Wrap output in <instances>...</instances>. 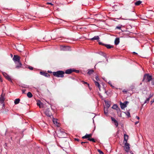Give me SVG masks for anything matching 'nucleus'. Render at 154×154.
<instances>
[{
	"instance_id": "52",
	"label": "nucleus",
	"mask_w": 154,
	"mask_h": 154,
	"mask_svg": "<svg viewBox=\"0 0 154 154\" xmlns=\"http://www.w3.org/2000/svg\"><path fill=\"white\" fill-rule=\"evenodd\" d=\"M130 153H131V154H134L133 153L132 151L130 152Z\"/></svg>"
},
{
	"instance_id": "15",
	"label": "nucleus",
	"mask_w": 154,
	"mask_h": 154,
	"mask_svg": "<svg viewBox=\"0 0 154 154\" xmlns=\"http://www.w3.org/2000/svg\"><path fill=\"white\" fill-rule=\"evenodd\" d=\"M57 121H58V120L57 119H53V122L54 123V124L56 125L57 126L59 127V125H58L59 124V123H58Z\"/></svg>"
},
{
	"instance_id": "9",
	"label": "nucleus",
	"mask_w": 154,
	"mask_h": 154,
	"mask_svg": "<svg viewBox=\"0 0 154 154\" xmlns=\"http://www.w3.org/2000/svg\"><path fill=\"white\" fill-rule=\"evenodd\" d=\"M2 74L3 76L5 77V78L8 80L9 81L12 82V81L10 78V77L9 76V75L6 73L5 72H3Z\"/></svg>"
},
{
	"instance_id": "49",
	"label": "nucleus",
	"mask_w": 154,
	"mask_h": 154,
	"mask_svg": "<svg viewBox=\"0 0 154 154\" xmlns=\"http://www.w3.org/2000/svg\"><path fill=\"white\" fill-rule=\"evenodd\" d=\"M83 145H83V146H85V147H86V145L85 144H83Z\"/></svg>"
},
{
	"instance_id": "37",
	"label": "nucleus",
	"mask_w": 154,
	"mask_h": 154,
	"mask_svg": "<svg viewBox=\"0 0 154 154\" xmlns=\"http://www.w3.org/2000/svg\"><path fill=\"white\" fill-rule=\"evenodd\" d=\"M29 69L30 70H32L33 69V68L32 67L29 66L28 67Z\"/></svg>"
},
{
	"instance_id": "36",
	"label": "nucleus",
	"mask_w": 154,
	"mask_h": 154,
	"mask_svg": "<svg viewBox=\"0 0 154 154\" xmlns=\"http://www.w3.org/2000/svg\"><path fill=\"white\" fill-rule=\"evenodd\" d=\"M95 79H96V80H97V81L99 80V77L98 75L96 76V77H95Z\"/></svg>"
},
{
	"instance_id": "14",
	"label": "nucleus",
	"mask_w": 154,
	"mask_h": 154,
	"mask_svg": "<svg viewBox=\"0 0 154 154\" xmlns=\"http://www.w3.org/2000/svg\"><path fill=\"white\" fill-rule=\"evenodd\" d=\"M73 69H67L65 73L66 74H69L73 72Z\"/></svg>"
},
{
	"instance_id": "31",
	"label": "nucleus",
	"mask_w": 154,
	"mask_h": 154,
	"mask_svg": "<svg viewBox=\"0 0 154 154\" xmlns=\"http://www.w3.org/2000/svg\"><path fill=\"white\" fill-rule=\"evenodd\" d=\"M150 99L149 98H147L146 99V100L145 101V102L144 103H147L149 102V100H150Z\"/></svg>"
},
{
	"instance_id": "2",
	"label": "nucleus",
	"mask_w": 154,
	"mask_h": 154,
	"mask_svg": "<svg viewBox=\"0 0 154 154\" xmlns=\"http://www.w3.org/2000/svg\"><path fill=\"white\" fill-rule=\"evenodd\" d=\"M20 57L18 56L17 55H14V57L13 58V60L15 61L18 62L19 63V65H17L16 66V68H19L21 67L22 66V64L20 62Z\"/></svg>"
},
{
	"instance_id": "25",
	"label": "nucleus",
	"mask_w": 154,
	"mask_h": 154,
	"mask_svg": "<svg viewBox=\"0 0 154 154\" xmlns=\"http://www.w3.org/2000/svg\"><path fill=\"white\" fill-rule=\"evenodd\" d=\"M112 108L114 109H116V110L118 108H119L118 106L116 104H114L112 106Z\"/></svg>"
},
{
	"instance_id": "34",
	"label": "nucleus",
	"mask_w": 154,
	"mask_h": 154,
	"mask_svg": "<svg viewBox=\"0 0 154 154\" xmlns=\"http://www.w3.org/2000/svg\"><path fill=\"white\" fill-rule=\"evenodd\" d=\"M88 142H82L81 143L82 145H84L83 144H85L86 143H88Z\"/></svg>"
},
{
	"instance_id": "21",
	"label": "nucleus",
	"mask_w": 154,
	"mask_h": 154,
	"mask_svg": "<svg viewBox=\"0 0 154 154\" xmlns=\"http://www.w3.org/2000/svg\"><path fill=\"white\" fill-rule=\"evenodd\" d=\"M99 39V38L98 36H94L93 38H91L90 40H98Z\"/></svg>"
},
{
	"instance_id": "16",
	"label": "nucleus",
	"mask_w": 154,
	"mask_h": 154,
	"mask_svg": "<svg viewBox=\"0 0 154 154\" xmlns=\"http://www.w3.org/2000/svg\"><path fill=\"white\" fill-rule=\"evenodd\" d=\"M119 38H117L115 40V44L116 45H117L119 44Z\"/></svg>"
},
{
	"instance_id": "50",
	"label": "nucleus",
	"mask_w": 154,
	"mask_h": 154,
	"mask_svg": "<svg viewBox=\"0 0 154 154\" xmlns=\"http://www.w3.org/2000/svg\"><path fill=\"white\" fill-rule=\"evenodd\" d=\"M133 53L134 54H137V53H136V52H133Z\"/></svg>"
},
{
	"instance_id": "7",
	"label": "nucleus",
	"mask_w": 154,
	"mask_h": 154,
	"mask_svg": "<svg viewBox=\"0 0 154 154\" xmlns=\"http://www.w3.org/2000/svg\"><path fill=\"white\" fill-rule=\"evenodd\" d=\"M124 149L126 152L129 151L130 149V144L127 142H125L124 146Z\"/></svg>"
},
{
	"instance_id": "45",
	"label": "nucleus",
	"mask_w": 154,
	"mask_h": 154,
	"mask_svg": "<svg viewBox=\"0 0 154 154\" xmlns=\"http://www.w3.org/2000/svg\"><path fill=\"white\" fill-rule=\"evenodd\" d=\"M136 118H137L138 119H140V118L139 117L137 116H136Z\"/></svg>"
},
{
	"instance_id": "27",
	"label": "nucleus",
	"mask_w": 154,
	"mask_h": 154,
	"mask_svg": "<svg viewBox=\"0 0 154 154\" xmlns=\"http://www.w3.org/2000/svg\"><path fill=\"white\" fill-rule=\"evenodd\" d=\"M81 82L84 84H87L88 85V87H89V88L90 89V86H89V84L87 82H85L84 81H81Z\"/></svg>"
},
{
	"instance_id": "26",
	"label": "nucleus",
	"mask_w": 154,
	"mask_h": 154,
	"mask_svg": "<svg viewBox=\"0 0 154 154\" xmlns=\"http://www.w3.org/2000/svg\"><path fill=\"white\" fill-rule=\"evenodd\" d=\"M117 111V112L118 114L119 115H120V116H121V111L120 109L119 108H118L116 110Z\"/></svg>"
},
{
	"instance_id": "30",
	"label": "nucleus",
	"mask_w": 154,
	"mask_h": 154,
	"mask_svg": "<svg viewBox=\"0 0 154 154\" xmlns=\"http://www.w3.org/2000/svg\"><path fill=\"white\" fill-rule=\"evenodd\" d=\"M40 103H41V102L40 100H38V101L37 102V105L38 106H39L40 107Z\"/></svg>"
},
{
	"instance_id": "8",
	"label": "nucleus",
	"mask_w": 154,
	"mask_h": 154,
	"mask_svg": "<svg viewBox=\"0 0 154 154\" xmlns=\"http://www.w3.org/2000/svg\"><path fill=\"white\" fill-rule=\"evenodd\" d=\"M128 103V102L127 101H125L124 103L121 102L120 103V105L122 109H123L127 106V104Z\"/></svg>"
},
{
	"instance_id": "51",
	"label": "nucleus",
	"mask_w": 154,
	"mask_h": 154,
	"mask_svg": "<svg viewBox=\"0 0 154 154\" xmlns=\"http://www.w3.org/2000/svg\"><path fill=\"white\" fill-rule=\"evenodd\" d=\"M48 72H49V73H52V72L51 71H48Z\"/></svg>"
},
{
	"instance_id": "39",
	"label": "nucleus",
	"mask_w": 154,
	"mask_h": 154,
	"mask_svg": "<svg viewBox=\"0 0 154 154\" xmlns=\"http://www.w3.org/2000/svg\"><path fill=\"white\" fill-rule=\"evenodd\" d=\"M150 102L151 104L154 102V98L152 100H151Z\"/></svg>"
},
{
	"instance_id": "22",
	"label": "nucleus",
	"mask_w": 154,
	"mask_h": 154,
	"mask_svg": "<svg viewBox=\"0 0 154 154\" xmlns=\"http://www.w3.org/2000/svg\"><path fill=\"white\" fill-rule=\"evenodd\" d=\"M142 2L141 1H138L135 2L134 3V4L135 5L138 6L141 4Z\"/></svg>"
},
{
	"instance_id": "28",
	"label": "nucleus",
	"mask_w": 154,
	"mask_h": 154,
	"mask_svg": "<svg viewBox=\"0 0 154 154\" xmlns=\"http://www.w3.org/2000/svg\"><path fill=\"white\" fill-rule=\"evenodd\" d=\"M104 113L105 115H107L108 113V109L105 107L104 109Z\"/></svg>"
},
{
	"instance_id": "56",
	"label": "nucleus",
	"mask_w": 154,
	"mask_h": 154,
	"mask_svg": "<svg viewBox=\"0 0 154 154\" xmlns=\"http://www.w3.org/2000/svg\"><path fill=\"white\" fill-rule=\"evenodd\" d=\"M128 115H129V114H128ZM128 116H129V115H128Z\"/></svg>"
},
{
	"instance_id": "17",
	"label": "nucleus",
	"mask_w": 154,
	"mask_h": 154,
	"mask_svg": "<svg viewBox=\"0 0 154 154\" xmlns=\"http://www.w3.org/2000/svg\"><path fill=\"white\" fill-rule=\"evenodd\" d=\"M94 81V83L95 84V85L98 87L99 89V90L100 91V85L99 83L98 82H97L96 81H95L94 80H93Z\"/></svg>"
},
{
	"instance_id": "19",
	"label": "nucleus",
	"mask_w": 154,
	"mask_h": 154,
	"mask_svg": "<svg viewBox=\"0 0 154 154\" xmlns=\"http://www.w3.org/2000/svg\"><path fill=\"white\" fill-rule=\"evenodd\" d=\"M105 103L106 104V108L108 109L110 106V103L108 101H105Z\"/></svg>"
},
{
	"instance_id": "29",
	"label": "nucleus",
	"mask_w": 154,
	"mask_h": 154,
	"mask_svg": "<svg viewBox=\"0 0 154 154\" xmlns=\"http://www.w3.org/2000/svg\"><path fill=\"white\" fill-rule=\"evenodd\" d=\"M88 140L91 141H92L93 142H95L96 141L94 138H89L88 139Z\"/></svg>"
},
{
	"instance_id": "18",
	"label": "nucleus",
	"mask_w": 154,
	"mask_h": 154,
	"mask_svg": "<svg viewBox=\"0 0 154 154\" xmlns=\"http://www.w3.org/2000/svg\"><path fill=\"white\" fill-rule=\"evenodd\" d=\"M128 138V136L127 135L124 134V141H125V142H127Z\"/></svg>"
},
{
	"instance_id": "6",
	"label": "nucleus",
	"mask_w": 154,
	"mask_h": 154,
	"mask_svg": "<svg viewBox=\"0 0 154 154\" xmlns=\"http://www.w3.org/2000/svg\"><path fill=\"white\" fill-rule=\"evenodd\" d=\"M5 95V94H4L2 93L0 97V102L1 104H3L2 105L3 106H4V103L5 100V98L4 97Z\"/></svg>"
},
{
	"instance_id": "42",
	"label": "nucleus",
	"mask_w": 154,
	"mask_h": 154,
	"mask_svg": "<svg viewBox=\"0 0 154 154\" xmlns=\"http://www.w3.org/2000/svg\"><path fill=\"white\" fill-rule=\"evenodd\" d=\"M74 140L75 141H79V139L77 138H75Z\"/></svg>"
},
{
	"instance_id": "55",
	"label": "nucleus",
	"mask_w": 154,
	"mask_h": 154,
	"mask_svg": "<svg viewBox=\"0 0 154 154\" xmlns=\"http://www.w3.org/2000/svg\"><path fill=\"white\" fill-rule=\"evenodd\" d=\"M105 92L106 93V91Z\"/></svg>"
},
{
	"instance_id": "23",
	"label": "nucleus",
	"mask_w": 154,
	"mask_h": 154,
	"mask_svg": "<svg viewBox=\"0 0 154 154\" xmlns=\"http://www.w3.org/2000/svg\"><path fill=\"white\" fill-rule=\"evenodd\" d=\"M27 96L29 98H31L32 97L33 95L30 92H29L27 94Z\"/></svg>"
},
{
	"instance_id": "35",
	"label": "nucleus",
	"mask_w": 154,
	"mask_h": 154,
	"mask_svg": "<svg viewBox=\"0 0 154 154\" xmlns=\"http://www.w3.org/2000/svg\"><path fill=\"white\" fill-rule=\"evenodd\" d=\"M73 72H75L77 73H78L79 72V71L78 70H77L76 69H73Z\"/></svg>"
},
{
	"instance_id": "20",
	"label": "nucleus",
	"mask_w": 154,
	"mask_h": 154,
	"mask_svg": "<svg viewBox=\"0 0 154 154\" xmlns=\"http://www.w3.org/2000/svg\"><path fill=\"white\" fill-rule=\"evenodd\" d=\"M88 72H87L88 74L90 75L92 74L94 72V70L93 69H89L88 70Z\"/></svg>"
},
{
	"instance_id": "32",
	"label": "nucleus",
	"mask_w": 154,
	"mask_h": 154,
	"mask_svg": "<svg viewBox=\"0 0 154 154\" xmlns=\"http://www.w3.org/2000/svg\"><path fill=\"white\" fill-rule=\"evenodd\" d=\"M97 151L100 154H104L103 152L100 149H98Z\"/></svg>"
},
{
	"instance_id": "40",
	"label": "nucleus",
	"mask_w": 154,
	"mask_h": 154,
	"mask_svg": "<svg viewBox=\"0 0 154 154\" xmlns=\"http://www.w3.org/2000/svg\"><path fill=\"white\" fill-rule=\"evenodd\" d=\"M116 28L118 29H121V27L120 26H117Z\"/></svg>"
},
{
	"instance_id": "12",
	"label": "nucleus",
	"mask_w": 154,
	"mask_h": 154,
	"mask_svg": "<svg viewBox=\"0 0 154 154\" xmlns=\"http://www.w3.org/2000/svg\"><path fill=\"white\" fill-rule=\"evenodd\" d=\"M92 134H86V135L83 137H82V138L83 139H89L90 138L92 137Z\"/></svg>"
},
{
	"instance_id": "47",
	"label": "nucleus",
	"mask_w": 154,
	"mask_h": 154,
	"mask_svg": "<svg viewBox=\"0 0 154 154\" xmlns=\"http://www.w3.org/2000/svg\"><path fill=\"white\" fill-rule=\"evenodd\" d=\"M0 81H1V82H2V79L0 76Z\"/></svg>"
},
{
	"instance_id": "11",
	"label": "nucleus",
	"mask_w": 154,
	"mask_h": 154,
	"mask_svg": "<svg viewBox=\"0 0 154 154\" xmlns=\"http://www.w3.org/2000/svg\"><path fill=\"white\" fill-rule=\"evenodd\" d=\"M40 73L41 75H44L47 77H49L50 76V75L49 74H48V73L45 72L40 71Z\"/></svg>"
},
{
	"instance_id": "10",
	"label": "nucleus",
	"mask_w": 154,
	"mask_h": 154,
	"mask_svg": "<svg viewBox=\"0 0 154 154\" xmlns=\"http://www.w3.org/2000/svg\"><path fill=\"white\" fill-rule=\"evenodd\" d=\"M99 44L100 45H104V46H105V47H106L108 49H109V48H112L113 47V46H112L111 45H110L105 44H103L101 42H99Z\"/></svg>"
},
{
	"instance_id": "13",
	"label": "nucleus",
	"mask_w": 154,
	"mask_h": 154,
	"mask_svg": "<svg viewBox=\"0 0 154 154\" xmlns=\"http://www.w3.org/2000/svg\"><path fill=\"white\" fill-rule=\"evenodd\" d=\"M111 119L112 121L113 122V123H114L115 125L116 126V127H117L118 125V122L114 118L112 117L111 118Z\"/></svg>"
},
{
	"instance_id": "38",
	"label": "nucleus",
	"mask_w": 154,
	"mask_h": 154,
	"mask_svg": "<svg viewBox=\"0 0 154 154\" xmlns=\"http://www.w3.org/2000/svg\"><path fill=\"white\" fill-rule=\"evenodd\" d=\"M47 5H53V4H52L51 3H50V2H47Z\"/></svg>"
},
{
	"instance_id": "33",
	"label": "nucleus",
	"mask_w": 154,
	"mask_h": 154,
	"mask_svg": "<svg viewBox=\"0 0 154 154\" xmlns=\"http://www.w3.org/2000/svg\"><path fill=\"white\" fill-rule=\"evenodd\" d=\"M151 84L152 85H154V79H152L151 80Z\"/></svg>"
},
{
	"instance_id": "5",
	"label": "nucleus",
	"mask_w": 154,
	"mask_h": 154,
	"mask_svg": "<svg viewBox=\"0 0 154 154\" xmlns=\"http://www.w3.org/2000/svg\"><path fill=\"white\" fill-rule=\"evenodd\" d=\"M45 114L48 116L50 117L52 115L50 108L47 109L45 111Z\"/></svg>"
},
{
	"instance_id": "44",
	"label": "nucleus",
	"mask_w": 154,
	"mask_h": 154,
	"mask_svg": "<svg viewBox=\"0 0 154 154\" xmlns=\"http://www.w3.org/2000/svg\"><path fill=\"white\" fill-rule=\"evenodd\" d=\"M139 122V121L136 122H135V125H136L137 124H138Z\"/></svg>"
},
{
	"instance_id": "41",
	"label": "nucleus",
	"mask_w": 154,
	"mask_h": 154,
	"mask_svg": "<svg viewBox=\"0 0 154 154\" xmlns=\"http://www.w3.org/2000/svg\"><path fill=\"white\" fill-rule=\"evenodd\" d=\"M26 91V90H22V93L23 94H24Z\"/></svg>"
},
{
	"instance_id": "3",
	"label": "nucleus",
	"mask_w": 154,
	"mask_h": 154,
	"mask_svg": "<svg viewBox=\"0 0 154 154\" xmlns=\"http://www.w3.org/2000/svg\"><path fill=\"white\" fill-rule=\"evenodd\" d=\"M152 79V76L149 75L148 74H146L144 76L143 81H144L146 80V81L149 82Z\"/></svg>"
},
{
	"instance_id": "43",
	"label": "nucleus",
	"mask_w": 154,
	"mask_h": 154,
	"mask_svg": "<svg viewBox=\"0 0 154 154\" xmlns=\"http://www.w3.org/2000/svg\"><path fill=\"white\" fill-rule=\"evenodd\" d=\"M152 95L151 94H150L149 95V99H150L152 97Z\"/></svg>"
},
{
	"instance_id": "1",
	"label": "nucleus",
	"mask_w": 154,
	"mask_h": 154,
	"mask_svg": "<svg viewBox=\"0 0 154 154\" xmlns=\"http://www.w3.org/2000/svg\"><path fill=\"white\" fill-rule=\"evenodd\" d=\"M64 72L62 71H58L57 72H53V75L54 76L57 77H64Z\"/></svg>"
},
{
	"instance_id": "4",
	"label": "nucleus",
	"mask_w": 154,
	"mask_h": 154,
	"mask_svg": "<svg viewBox=\"0 0 154 154\" xmlns=\"http://www.w3.org/2000/svg\"><path fill=\"white\" fill-rule=\"evenodd\" d=\"M59 136L61 138L66 137L67 136V134L66 133L64 132L63 131L60 130V132L58 133Z\"/></svg>"
},
{
	"instance_id": "48",
	"label": "nucleus",
	"mask_w": 154,
	"mask_h": 154,
	"mask_svg": "<svg viewBox=\"0 0 154 154\" xmlns=\"http://www.w3.org/2000/svg\"><path fill=\"white\" fill-rule=\"evenodd\" d=\"M65 143H66V144H69V143L68 142L66 141L65 142Z\"/></svg>"
},
{
	"instance_id": "24",
	"label": "nucleus",
	"mask_w": 154,
	"mask_h": 154,
	"mask_svg": "<svg viewBox=\"0 0 154 154\" xmlns=\"http://www.w3.org/2000/svg\"><path fill=\"white\" fill-rule=\"evenodd\" d=\"M20 101V99L19 98L16 99L14 101V103L17 104L19 103Z\"/></svg>"
},
{
	"instance_id": "46",
	"label": "nucleus",
	"mask_w": 154,
	"mask_h": 154,
	"mask_svg": "<svg viewBox=\"0 0 154 154\" xmlns=\"http://www.w3.org/2000/svg\"><path fill=\"white\" fill-rule=\"evenodd\" d=\"M123 92H125L126 93L127 92V91H126L125 90H124L123 91Z\"/></svg>"
},
{
	"instance_id": "54",
	"label": "nucleus",
	"mask_w": 154,
	"mask_h": 154,
	"mask_svg": "<svg viewBox=\"0 0 154 154\" xmlns=\"http://www.w3.org/2000/svg\"><path fill=\"white\" fill-rule=\"evenodd\" d=\"M128 113L129 114V116H130V113L129 112H128Z\"/></svg>"
},
{
	"instance_id": "53",
	"label": "nucleus",
	"mask_w": 154,
	"mask_h": 154,
	"mask_svg": "<svg viewBox=\"0 0 154 154\" xmlns=\"http://www.w3.org/2000/svg\"><path fill=\"white\" fill-rule=\"evenodd\" d=\"M120 5H123V4H122V3H121V4H120Z\"/></svg>"
}]
</instances>
